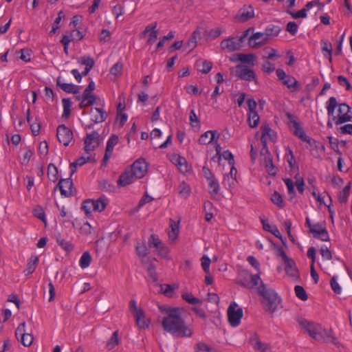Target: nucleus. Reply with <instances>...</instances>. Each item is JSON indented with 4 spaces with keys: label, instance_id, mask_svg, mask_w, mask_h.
Listing matches in <instances>:
<instances>
[{
    "label": "nucleus",
    "instance_id": "nucleus-13",
    "mask_svg": "<svg viewBox=\"0 0 352 352\" xmlns=\"http://www.w3.org/2000/svg\"><path fill=\"white\" fill-rule=\"evenodd\" d=\"M305 142L307 143V148L309 149L311 155L316 158H320V153L324 151V146L310 137Z\"/></svg>",
    "mask_w": 352,
    "mask_h": 352
},
{
    "label": "nucleus",
    "instance_id": "nucleus-5",
    "mask_svg": "<svg viewBox=\"0 0 352 352\" xmlns=\"http://www.w3.org/2000/svg\"><path fill=\"white\" fill-rule=\"evenodd\" d=\"M288 119L287 124L291 129H294V134L305 142L309 136H307L300 124L296 120V117L289 112L285 113Z\"/></svg>",
    "mask_w": 352,
    "mask_h": 352
},
{
    "label": "nucleus",
    "instance_id": "nucleus-9",
    "mask_svg": "<svg viewBox=\"0 0 352 352\" xmlns=\"http://www.w3.org/2000/svg\"><path fill=\"white\" fill-rule=\"evenodd\" d=\"M135 179H141L147 172L148 164L144 160H138L130 167Z\"/></svg>",
    "mask_w": 352,
    "mask_h": 352
},
{
    "label": "nucleus",
    "instance_id": "nucleus-45",
    "mask_svg": "<svg viewBox=\"0 0 352 352\" xmlns=\"http://www.w3.org/2000/svg\"><path fill=\"white\" fill-rule=\"evenodd\" d=\"M135 250L138 256L141 258L146 257L148 254V249L143 243H141L138 242L135 246Z\"/></svg>",
    "mask_w": 352,
    "mask_h": 352
},
{
    "label": "nucleus",
    "instance_id": "nucleus-58",
    "mask_svg": "<svg viewBox=\"0 0 352 352\" xmlns=\"http://www.w3.org/2000/svg\"><path fill=\"white\" fill-rule=\"evenodd\" d=\"M33 341V336L31 333L23 334L21 338V342L25 346H29L32 344Z\"/></svg>",
    "mask_w": 352,
    "mask_h": 352
},
{
    "label": "nucleus",
    "instance_id": "nucleus-4",
    "mask_svg": "<svg viewBox=\"0 0 352 352\" xmlns=\"http://www.w3.org/2000/svg\"><path fill=\"white\" fill-rule=\"evenodd\" d=\"M228 319L230 324L236 327L239 325L241 320L243 317V309L238 307V305L235 302H232L227 310Z\"/></svg>",
    "mask_w": 352,
    "mask_h": 352
},
{
    "label": "nucleus",
    "instance_id": "nucleus-42",
    "mask_svg": "<svg viewBox=\"0 0 352 352\" xmlns=\"http://www.w3.org/2000/svg\"><path fill=\"white\" fill-rule=\"evenodd\" d=\"M137 325L140 328L148 327V324L145 320L144 313L143 311H139L137 314L134 315Z\"/></svg>",
    "mask_w": 352,
    "mask_h": 352
},
{
    "label": "nucleus",
    "instance_id": "nucleus-52",
    "mask_svg": "<svg viewBox=\"0 0 352 352\" xmlns=\"http://www.w3.org/2000/svg\"><path fill=\"white\" fill-rule=\"evenodd\" d=\"M321 45H322V51L326 52L328 53L329 55V59L331 61V56H332V45L330 42L327 41L322 40L321 41Z\"/></svg>",
    "mask_w": 352,
    "mask_h": 352
},
{
    "label": "nucleus",
    "instance_id": "nucleus-47",
    "mask_svg": "<svg viewBox=\"0 0 352 352\" xmlns=\"http://www.w3.org/2000/svg\"><path fill=\"white\" fill-rule=\"evenodd\" d=\"M182 299L190 305L201 304V300L193 296L192 293H184L182 295Z\"/></svg>",
    "mask_w": 352,
    "mask_h": 352
},
{
    "label": "nucleus",
    "instance_id": "nucleus-43",
    "mask_svg": "<svg viewBox=\"0 0 352 352\" xmlns=\"http://www.w3.org/2000/svg\"><path fill=\"white\" fill-rule=\"evenodd\" d=\"M94 199H88L85 200L82 204V210L85 212L86 215L91 214L94 212Z\"/></svg>",
    "mask_w": 352,
    "mask_h": 352
},
{
    "label": "nucleus",
    "instance_id": "nucleus-25",
    "mask_svg": "<svg viewBox=\"0 0 352 352\" xmlns=\"http://www.w3.org/2000/svg\"><path fill=\"white\" fill-rule=\"evenodd\" d=\"M96 112V114L93 116L91 121L94 123H100L104 122L107 118V113L100 108L91 109L90 111L91 113Z\"/></svg>",
    "mask_w": 352,
    "mask_h": 352
},
{
    "label": "nucleus",
    "instance_id": "nucleus-54",
    "mask_svg": "<svg viewBox=\"0 0 352 352\" xmlns=\"http://www.w3.org/2000/svg\"><path fill=\"white\" fill-rule=\"evenodd\" d=\"M162 241L155 234H151L150 238L148 239V245L149 248H159V245H161Z\"/></svg>",
    "mask_w": 352,
    "mask_h": 352
},
{
    "label": "nucleus",
    "instance_id": "nucleus-48",
    "mask_svg": "<svg viewBox=\"0 0 352 352\" xmlns=\"http://www.w3.org/2000/svg\"><path fill=\"white\" fill-rule=\"evenodd\" d=\"M239 60L243 63H252L256 58V56L253 54H238Z\"/></svg>",
    "mask_w": 352,
    "mask_h": 352
},
{
    "label": "nucleus",
    "instance_id": "nucleus-33",
    "mask_svg": "<svg viewBox=\"0 0 352 352\" xmlns=\"http://www.w3.org/2000/svg\"><path fill=\"white\" fill-rule=\"evenodd\" d=\"M201 38V32L199 28L195 30L187 42V46L190 49V51L193 50L197 46V38Z\"/></svg>",
    "mask_w": 352,
    "mask_h": 352
},
{
    "label": "nucleus",
    "instance_id": "nucleus-64",
    "mask_svg": "<svg viewBox=\"0 0 352 352\" xmlns=\"http://www.w3.org/2000/svg\"><path fill=\"white\" fill-rule=\"evenodd\" d=\"M262 70L267 74H270L276 70L274 65L270 61L265 62L262 65Z\"/></svg>",
    "mask_w": 352,
    "mask_h": 352
},
{
    "label": "nucleus",
    "instance_id": "nucleus-26",
    "mask_svg": "<svg viewBox=\"0 0 352 352\" xmlns=\"http://www.w3.org/2000/svg\"><path fill=\"white\" fill-rule=\"evenodd\" d=\"M170 228L171 230L168 232V238L171 241H174L178 237L179 232V221H175L170 219Z\"/></svg>",
    "mask_w": 352,
    "mask_h": 352
},
{
    "label": "nucleus",
    "instance_id": "nucleus-18",
    "mask_svg": "<svg viewBox=\"0 0 352 352\" xmlns=\"http://www.w3.org/2000/svg\"><path fill=\"white\" fill-rule=\"evenodd\" d=\"M56 86L59 87L63 91H64L66 93L74 94L79 93L78 86L73 84L62 82L61 78L60 76L58 77L56 79Z\"/></svg>",
    "mask_w": 352,
    "mask_h": 352
},
{
    "label": "nucleus",
    "instance_id": "nucleus-61",
    "mask_svg": "<svg viewBox=\"0 0 352 352\" xmlns=\"http://www.w3.org/2000/svg\"><path fill=\"white\" fill-rule=\"evenodd\" d=\"M202 68L199 70L202 74H206L209 73L212 67V63L205 60L201 63Z\"/></svg>",
    "mask_w": 352,
    "mask_h": 352
},
{
    "label": "nucleus",
    "instance_id": "nucleus-23",
    "mask_svg": "<svg viewBox=\"0 0 352 352\" xmlns=\"http://www.w3.org/2000/svg\"><path fill=\"white\" fill-rule=\"evenodd\" d=\"M173 160H174L173 162L177 166L181 173H185L189 170L190 167L184 157H182L179 155H175Z\"/></svg>",
    "mask_w": 352,
    "mask_h": 352
},
{
    "label": "nucleus",
    "instance_id": "nucleus-6",
    "mask_svg": "<svg viewBox=\"0 0 352 352\" xmlns=\"http://www.w3.org/2000/svg\"><path fill=\"white\" fill-rule=\"evenodd\" d=\"M338 107V114L336 116H333V118H332L334 123L336 125H339L347 122H351L352 116L349 114L351 111V107L344 102L339 104Z\"/></svg>",
    "mask_w": 352,
    "mask_h": 352
},
{
    "label": "nucleus",
    "instance_id": "nucleus-22",
    "mask_svg": "<svg viewBox=\"0 0 352 352\" xmlns=\"http://www.w3.org/2000/svg\"><path fill=\"white\" fill-rule=\"evenodd\" d=\"M99 136V133L96 131H93L91 133L87 134V136L84 140V149L87 153H89V151L94 150L95 146H91L92 141L94 140H98Z\"/></svg>",
    "mask_w": 352,
    "mask_h": 352
},
{
    "label": "nucleus",
    "instance_id": "nucleus-7",
    "mask_svg": "<svg viewBox=\"0 0 352 352\" xmlns=\"http://www.w3.org/2000/svg\"><path fill=\"white\" fill-rule=\"evenodd\" d=\"M276 73L278 80H280L284 85L287 86L288 89H298L299 88L300 85L297 80L294 77L286 74L283 69H277Z\"/></svg>",
    "mask_w": 352,
    "mask_h": 352
},
{
    "label": "nucleus",
    "instance_id": "nucleus-15",
    "mask_svg": "<svg viewBox=\"0 0 352 352\" xmlns=\"http://www.w3.org/2000/svg\"><path fill=\"white\" fill-rule=\"evenodd\" d=\"M254 16V9L252 6L245 5L239 11L235 18L241 22H245Z\"/></svg>",
    "mask_w": 352,
    "mask_h": 352
},
{
    "label": "nucleus",
    "instance_id": "nucleus-46",
    "mask_svg": "<svg viewBox=\"0 0 352 352\" xmlns=\"http://www.w3.org/2000/svg\"><path fill=\"white\" fill-rule=\"evenodd\" d=\"M294 292L296 296L301 300L305 301L308 298L307 294L303 287L296 285L294 287Z\"/></svg>",
    "mask_w": 352,
    "mask_h": 352
},
{
    "label": "nucleus",
    "instance_id": "nucleus-53",
    "mask_svg": "<svg viewBox=\"0 0 352 352\" xmlns=\"http://www.w3.org/2000/svg\"><path fill=\"white\" fill-rule=\"evenodd\" d=\"M147 272H148V276L151 278L152 281L153 283H156L158 280V276H157V274L155 271V267L152 263H151L149 264L148 267H147Z\"/></svg>",
    "mask_w": 352,
    "mask_h": 352
},
{
    "label": "nucleus",
    "instance_id": "nucleus-27",
    "mask_svg": "<svg viewBox=\"0 0 352 352\" xmlns=\"http://www.w3.org/2000/svg\"><path fill=\"white\" fill-rule=\"evenodd\" d=\"M320 331H322L325 339H327V341H326L325 342H331L332 344H333L336 346L340 345V342L338 341V339L335 336V334L331 329H322L321 327V330H320Z\"/></svg>",
    "mask_w": 352,
    "mask_h": 352
},
{
    "label": "nucleus",
    "instance_id": "nucleus-24",
    "mask_svg": "<svg viewBox=\"0 0 352 352\" xmlns=\"http://www.w3.org/2000/svg\"><path fill=\"white\" fill-rule=\"evenodd\" d=\"M250 275L247 271H242L239 275V279L236 283L241 285L246 289H252V285L250 283L249 278Z\"/></svg>",
    "mask_w": 352,
    "mask_h": 352
},
{
    "label": "nucleus",
    "instance_id": "nucleus-60",
    "mask_svg": "<svg viewBox=\"0 0 352 352\" xmlns=\"http://www.w3.org/2000/svg\"><path fill=\"white\" fill-rule=\"evenodd\" d=\"M201 267L203 268V270L206 273H209L210 270V265L211 263L210 259L207 256L204 255L201 257Z\"/></svg>",
    "mask_w": 352,
    "mask_h": 352
},
{
    "label": "nucleus",
    "instance_id": "nucleus-29",
    "mask_svg": "<svg viewBox=\"0 0 352 352\" xmlns=\"http://www.w3.org/2000/svg\"><path fill=\"white\" fill-rule=\"evenodd\" d=\"M56 242L65 251L70 252L74 250V245L70 241L63 239L60 234L56 236Z\"/></svg>",
    "mask_w": 352,
    "mask_h": 352
},
{
    "label": "nucleus",
    "instance_id": "nucleus-28",
    "mask_svg": "<svg viewBox=\"0 0 352 352\" xmlns=\"http://www.w3.org/2000/svg\"><path fill=\"white\" fill-rule=\"evenodd\" d=\"M262 135L261 138H266L267 135L270 140L274 142L276 140V133L272 130L268 124H263L261 128Z\"/></svg>",
    "mask_w": 352,
    "mask_h": 352
},
{
    "label": "nucleus",
    "instance_id": "nucleus-30",
    "mask_svg": "<svg viewBox=\"0 0 352 352\" xmlns=\"http://www.w3.org/2000/svg\"><path fill=\"white\" fill-rule=\"evenodd\" d=\"M38 262V258L35 256H32L28 263L27 268L23 271L24 274L28 276L32 274L35 271Z\"/></svg>",
    "mask_w": 352,
    "mask_h": 352
},
{
    "label": "nucleus",
    "instance_id": "nucleus-10",
    "mask_svg": "<svg viewBox=\"0 0 352 352\" xmlns=\"http://www.w3.org/2000/svg\"><path fill=\"white\" fill-rule=\"evenodd\" d=\"M309 232L312 234L314 238L318 239L322 241H329L330 239L324 223H318L314 224Z\"/></svg>",
    "mask_w": 352,
    "mask_h": 352
},
{
    "label": "nucleus",
    "instance_id": "nucleus-16",
    "mask_svg": "<svg viewBox=\"0 0 352 352\" xmlns=\"http://www.w3.org/2000/svg\"><path fill=\"white\" fill-rule=\"evenodd\" d=\"M220 45L222 50H227L230 52L239 50L242 47L239 41L237 40L236 41L234 38H228L223 40Z\"/></svg>",
    "mask_w": 352,
    "mask_h": 352
},
{
    "label": "nucleus",
    "instance_id": "nucleus-35",
    "mask_svg": "<svg viewBox=\"0 0 352 352\" xmlns=\"http://www.w3.org/2000/svg\"><path fill=\"white\" fill-rule=\"evenodd\" d=\"M160 292L167 297H171L173 296L175 289L178 288V286L169 284H160Z\"/></svg>",
    "mask_w": 352,
    "mask_h": 352
},
{
    "label": "nucleus",
    "instance_id": "nucleus-3",
    "mask_svg": "<svg viewBox=\"0 0 352 352\" xmlns=\"http://www.w3.org/2000/svg\"><path fill=\"white\" fill-rule=\"evenodd\" d=\"M298 322L312 338L319 342L327 341L322 331H320L321 326L319 324L309 321L302 318H298Z\"/></svg>",
    "mask_w": 352,
    "mask_h": 352
},
{
    "label": "nucleus",
    "instance_id": "nucleus-14",
    "mask_svg": "<svg viewBox=\"0 0 352 352\" xmlns=\"http://www.w3.org/2000/svg\"><path fill=\"white\" fill-rule=\"evenodd\" d=\"M74 184L72 180V179H61L58 182L56 188H58L60 194L66 197H69L72 195H73L72 193V188H73Z\"/></svg>",
    "mask_w": 352,
    "mask_h": 352
},
{
    "label": "nucleus",
    "instance_id": "nucleus-32",
    "mask_svg": "<svg viewBox=\"0 0 352 352\" xmlns=\"http://www.w3.org/2000/svg\"><path fill=\"white\" fill-rule=\"evenodd\" d=\"M338 105V104L335 97H331L329 99L327 102V110L329 116H332L333 118L335 116L334 111Z\"/></svg>",
    "mask_w": 352,
    "mask_h": 352
},
{
    "label": "nucleus",
    "instance_id": "nucleus-44",
    "mask_svg": "<svg viewBox=\"0 0 352 352\" xmlns=\"http://www.w3.org/2000/svg\"><path fill=\"white\" fill-rule=\"evenodd\" d=\"M265 37L261 36L259 39H253L252 40V36L248 39V45L250 47L252 48H258L263 45H264L265 43H267V41H263Z\"/></svg>",
    "mask_w": 352,
    "mask_h": 352
},
{
    "label": "nucleus",
    "instance_id": "nucleus-8",
    "mask_svg": "<svg viewBox=\"0 0 352 352\" xmlns=\"http://www.w3.org/2000/svg\"><path fill=\"white\" fill-rule=\"evenodd\" d=\"M56 137L60 143L67 146L73 138V132L65 124H60L56 129Z\"/></svg>",
    "mask_w": 352,
    "mask_h": 352
},
{
    "label": "nucleus",
    "instance_id": "nucleus-20",
    "mask_svg": "<svg viewBox=\"0 0 352 352\" xmlns=\"http://www.w3.org/2000/svg\"><path fill=\"white\" fill-rule=\"evenodd\" d=\"M216 134L217 135V138H219L220 135L217 131L210 130L205 132L200 136L199 143L202 145H206L214 142V135Z\"/></svg>",
    "mask_w": 352,
    "mask_h": 352
},
{
    "label": "nucleus",
    "instance_id": "nucleus-12",
    "mask_svg": "<svg viewBox=\"0 0 352 352\" xmlns=\"http://www.w3.org/2000/svg\"><path fill=\"white\" fill-rule=\"evenodd\" d=\"M235 76L241 80L251 81L255 78L256 75L254 72L249 69L247 66L239 65L234 69Z\"/></svg>",
    "mask_w": 352,
    "mask_h": 352
},
{
    "label": "nucleus",
    "instance_id": "nucleus-57",
    "mask_svg": "<svg viewBox=\"0 0 352 352\" xmlns=\"http://www.w3.org/2000/svg\"><path fill=\"white\" fill-rule=\"evenodd\" d=\"M123 65L121 62L116 63L110 69V73L114 76H118L122 74Z\"/></svg>",
    "mask_w": 352,
    "mask_h": 352
},
{
    "label": "nucleus",
    "instance_id": "nucleus-36",
    "mask_svg": "<svg viewBox=\"0 0 352 352\" xmlns=\"http://www.w3.org/2000/svg\"><path fill=\"white\" fill-rule=\"evenodd\" d=\"M62 103L63 106V113L62 118L67 120L71 113L72 102L69 98H63L62 100Z\"/></svg>",
    "mask_w": 352,
    "mask_h": 352
},
{
    "label": "nucleus",
    "instance_id": "nucleus-41",
    "mask_svg": "<svg viewBox=\"0 0 352 352\" xmlns=\"http://www.w3.org/2000/svg\"><path fill=\"white\" fill-rule=\"evenodd\" d=\"M259 120L260 118L257 111H252L249 113L248 121L249 126L251 128H255L256 126H257L259 122Z\"/></svg>",
    "mask_w": 352,
    "mask_h": 352
},
{
    "label": "nucleus",
    "instance_id": "nucleus-62",
    "mask_svg": "<svg viewBox=\"0 0 352 352\" xmlns=\"http://www.w3.org/2000/svg\"><path fill=\"white\" fill-rule=\"evenodd\" d=\"M338 81L340 85L341 86H346V89L347 91L352 90V86L349 82V80L343 76H338Z\"/></svg>",
    "mask_w": 352,
    "mask_h": 352
},
{
    "label": "nucleus",
    "instance_id": "nucleus-19",
    "mask_svg": "<svg viewBox=\"0 0 352 352\" xmlns=\"http://www.w3.org/2000/svg\"><path fill=\"white\" fill-rule=\"evenodd\" d=\"M263 160V164L266 168L267 172L272 176L276 175V168L273 164L272 156L271 153H267V155H264L261 156Z\"/></svg>",
    "mask_w": 352,
    "mask_h": 352
},
{
    "label": "nucleus",
    "instance_id": "nucleus-31",
    "mask_svg": "<svg viewBox=\"0 0 352 352\" xmlns=\"http://www.w3.org/2000/svg\"><path fill=\"white\" fill-rule=\"evenodd\" d=\"M107 206V199L104 197H100L98 199H94V212H102L104 210Z\"/></svg>",
    "mask_w": 352,
    "mask_h": 352
},
{
    "label": "nucleus",
    "instance_id": "nucleus-17",
    "mask_svg": "<svg viewBox=\"0 0 352 352\" xmlns=\"http://www.w3.org/2000/svg\"><path fill=\"white\" fill-rule=\"evenodd\" d=\"M285 264V271L286 274L293 278H299L298 270L296 267L295 261L291 258H288L283 261Z\"/></svg>",
    "mask_w": 352,
    "mask_h": 352
},
{
    "label": "nucleus",
    "instance_id": "nucleus-40",
    "mask_svg": "<svg viewBox=\"0 0 352 352\" xmlns=\"http://www.w3.org/2000/svg\"><path fill=\"white\" fill-rule=\"evenodd\" d=\"M119 342H120V340L118 338V331H116L113 333V334L111 335V337L108 340V342L106 344V348L108 350H111L119 344Z\"/></svg>",
    "mask_w": 352,
    "mask_h": 352
},
{
    "label": "nucleus",
    "instance_id": "nucleus-55",
    "mask_svg": "<svg viewBox=\"0 0 352 352\" xmlns=\"http://www.w3.org/2000/svg\"><path fill=\"white\" fill-rule=\"evenodd\" d=\"M236 182V179L235 177H230L229 175H226L223 178L222 184L226 187L228 186L229 189H231L235 186Z\"/></svg>",
    "mask_w": 352,
    "mask_h": 352
},
{
    "label": "nucleus",
    "instance_id": "nucleus-63",
    "mask_svg": "<svg viewBox=\"0 0 352 352\" xmlns=\"http://www.w3.org/2000/svg\"><path fill=\"white\" fill-rule=\"evenodd\" d=\"M286 31L292 35H295L298 31V25L294 21H290L287 24Z\"/></svg>",
    "mask_w": 352,
    "mask_h": 352
},
{
    "label": "nucleus",
    "instance_id": "nucleus-21",
    "mask_svg": "<svg viewBox=\"0 0 352 352\" xmlns=\"http://www.w3.org/2000/svg\"><path fill=\"white\" fill-rule=\"evenodd\" d=\"M134 178L135 175H132L131 169H127L120 175L118 184L120 186H125L131 184Z\"/></svg>",
    "mask_w": 352,
    "mask_h": 352
},
{
    "label": "nucleus",
    "instance_id": "nucleus-49",
    "mask_svg": "<svg viewBox=\"0 0 352 352\" xmlns=\"http://www.w3.org/2000/svg\"><path fill=\"white\" fill-rule=\"evenodd\" d=\"M119 138L116 135H112L107 141L106 151L108 152H113V147L118 142Z\"/></svg>",
    "mask_w": 352,
    "mask_h": 352
},
{
    "label": "nucleus",
    "instance_id": "nucleus-37",
    "mask_svg": "<svg viewBox=\"0 0 352 352\" xmlns=\"http://www.w3.org/2000/svg\"><path fill=\"white\" fill-rule=\"evenodd\" d=\"M208 187H209V193L212 196H214L219 193V184L217 182V180L214 177L213 179H211L208 181Z\"/></svg>",
    "mask_w": 352,
    "mask_h": 352
},
{
    "label": "nucleus",
    "instance_id": "nucleus-2",
    "mask_svg": "<svg viewBox=\"0 0 352 352\" xmlns=\"http://www.w3.org/2000/svg\"><path fill=\"white\" fill-rule=\"evenodd\" d=\"M257 290L258 294L263 298L262 303L265 310L270 314H274L281 302L280 298L274 290L267 289L263 282H261V285L257 288Z\"/></svg>",
    "mask_w": 352,
    "mask_h": 352
},
{
    "label": "nucleus",
    "instance_id": "nucleus-11",
    "mask_svg": "<svg viewBox=\"0 0 352 352\" xmlns=\"http://www.w3.org/2000/svg\"><path fill=\"white\" fill-rule=\"evenodd\" d=\"M281 29L279 26L275 25H268L264 32H256L252 35V40L259 39L260 37L264 36L265 41H268L270 37L276 36L280 32Z\"/></svg>",
    "mask_w": 352,
    "mask_h": 352
},
{
    "label": "nucleus",
    "instance_id": "nucleus-1",
    "mask_svg": "<svg viewBox=\"0 0 352 352\" xmlns=\"http://www.w3.org/2000/svg\"><path fill=\"white\" fill-rule=\"evenodd\" d=\"M160 309L167 314L162 320V326L166 331L180 338H188L192 335V329L186 324L181 316L182 309L160 307Z\"/></svg>",
    "mask_w": 352,
    "mask_h": 352
},
{
    "label": "nucleus",
    "instance_id": "nucleus-50",
    "mask_svg": "<svg viewBox=\"0 0 352 352\" xmlns=\"http://www.w3.org/2000/svg\"><path fill=\"white\" fill-rule=\"evenodd\" d=\"M271 200H272V201L275 205H276L280 208H283L284 207V206H285L284 203H283V200L282 196L280 195V193H278L276 191H275L272 194V197H271Z\"/></svg>",
    "mask_w": 352,
    "mask_h": 352
},
{
    "label": "nucleus",
    "instance_id": "nucleus-38",
    "mask_svg": "<svg viewBox=\"0 0 352 352\" xmlns=\"http://www.w3.org/2000/svg\"><path fill=\"white\" fill-rule=\"evenodd\" d=\"M91 261V256L88 251L84 252L80 258V266L82 268H87L89 266Z\"/></svg>",
    "mask_w": 352,
    "mask_h": 352
},
{
    "label": "nucleus",
    "instance_id": "nucleus-39",
    "mask_svg": "<svg viewBox=\"0 0 352 352\" xmlns=\"http://www.w3.org/2000/svg\"><path fill=\"white\" fill-rule=\"evenodd\" d=\"M58 168L54 164H50L47 167V177L50 181L55 182L58 179Z\"/></svg>",
    "mask_w": 352,
    "mask_h": 352
},
{
    "label": "nucleus",
    "instance_id": "nucleus-51",
    "mask_svg": "<svg viewBox=\"0 0 352 352\" xmlns=\"http://www.w3.org/2000/svg\"><path fill=\"white\" fill-rule=\"evenodd\" d=\"M99 188L101 190H104L109 192H113L115 190V186L113 184H109L108 181L106 179H102L98 182Z\"/></svg>",
    "mask_w": 352,
    "mask_h": 352
},
{
    "label": "nucleus",
    "instance_id": "nucleus-34",
    "mask_svg": "<svg viewBox=\"0 0 352 352\" xmlns=\"http://www.w3.org/2000/svg\"><path fill=\"white\" fill-rule=\"evenodd\" d=\"M191 190L189 185L185 182L180 183L179 186V195L184 199H187L190 195Z\"/></svg>",
    "mask_w": 352,
    "mask_h": 352
},
{
    "label": "nucleus",
    "instance_id": "nucleus-59",
    "mask_svg": "<svg viewBox=\"0 0 352 352\" xmlns=\"http://www.w3.org/2000/svg\"><path fill=\"white\" fill-rule=\"evenodd\" d=\"M295 179H296V183L295 184H296L297 190H298V192L302 194L303 192H304V186H305L303 178L301 177L299 175V174L298 173L295 176Z\"/></svg>",
    "mask_w": 352,
    "mask_h": 352
},
{
    "label": "nucleus",
    "instance_id": "nucleus-56",
    "mask_svg": "<svg viewBox=\"0 0 352 352\" xmlns=\"http://www.w3.org/2000/svg\"><path fill=\"white\" fill-rule=\"evenodd\" d=\"M82 65H85V67L92 69L94 66V60L89 56H82L80 58V62Z\"/></svg>",
    "mask_w": 352,
    "mask_h": 352
}]
</instances>
